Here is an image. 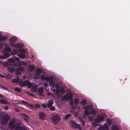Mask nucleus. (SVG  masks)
I'll list each match as a JSON object with an SVG mask.
<instances>
[{"label":"nucleus","instance_id":"f257e3e1","mask_svg":"<svg viewBox=\"0 0 130 130\" xmlns=\"http://www.w3.org/2000/svg\"><path fill=\"white\" fill-rule=\"evenodd\" d=\"M60 116L57 114L53 115L52 117V121L55 124L57 125L60 121Z\"/></svg>","mask_w":130,"mask_h":130},{"label":"nucleus","instance_id":"f03ea898","mask_svg":"<svg viewBox=\"0 0 130 130\" xmlns=\"http://www.w3.org/2000/svg\"><path fill=\"white\" fill-rule=\"evenodd\" d=\"M10 119V116L8 115H5L2 119L1 123L3 125L7 124Z\"/></svg>","mask_w":130,"mask_h":130},{"label":"nucleus","instance_id":"7ed1b4c3","mask_svg":"<svg viewBox=\"0 0 130 130\" xmlns=\"http://www.w3.org/2000/svg\"><path fill=\"white\" fill-rule=\"evenodd\" d=\"M73 94L70 92L69 94L67 93L65 95L61 97V100L63 101L67 100L69 101L70 99H72Z\"/></svg>","mask_w":130,"mask_h":130},{"label":"nucleus","instance_id":"20e7f679","mask_svg":"<svg viewBox=\"0 0 130 130\" xmlns=\"http://www.w3.org/2000/svg\"><path fill=\"white\" fill-rule=\"evenodd\" d=\"M47 82L49 81V83L50 84V86L53 87L54 88L55 85V82H53V78L52 76H50L48 77H46L45 80Z\"/></svg>","mask_w":130,"mask_h":130},{"label":"nucleus","instance_id":"39448f33","mask_svg":"<svg viewBox=\"0 0 130 130\" xmlns=\"http://www.w3.org/2000/svg\"><path fill=\"white\" fill-rule=\"evenodd\" d=\"M21 103H20L19 104H23L27 107H29L32 109L35 110L34 105V104H30L28 102L23 100L21 101Z\"/></svg>","mask_w":130,"mask_h":130},{"label":"nucleus","instance_id":"423d86ee","mask_svg":"<svg viewBox=\"0 0 130 130\" xmlns=\"http://www.w3.org/2000/svg\"><path fill=\"white\" fill-rule=\"evenodd\" d=\"M20 124L19 122H17L16 123V126H14V129H15L18 130H26V127L24 126H20Z\"/></svg>","mask_w":130,"mask_h":130},{"label":"nucleus","instance_id":"0eeeda50","mask_svg":"<svg viewBox=\"0 0 130 130\" xmlns=\"http://www.w3.org/2000/svg\"><path fill=\"white\" fill-rule=\"evenodd\" d=\"M104 117L103 116L100 115H98L97 116L96 118L94 120L95 122L96 123H100L101 121L103 120Z\"/></svg>","mask_w":130,"mask_h":130},{"label":"nucleus","instance_id":"6e6552de","mask_svg":"<svg viewBox=\"0 0 130 130\" xmlns=\"http://www.w3.org/2000/svg\"><path fill=\"white\" fill-rule=\"evenodd\" d=\"M17 37H12L10 39V45L11 46L13 47L15 45V44L14 43L17 41Z\"/></svg>","mask_w":130,"mask_h":130},{"label":"nucleus","instance_id":"1a4fd4ad","mask_svg":"<svg viewBox=\"0 0 130 130\" xmlns=\"http://www.w3.org/2000/svg\"><path fill=\"white\" fill-rule=\"evenodd\" d=\"M39 116L41 119L43 120L45 119L46 115L44 112L41 111L39 112Z\"/></svg>","mask_w":130,"mask_h":130},{"label":"nucleus","instance_id":"9d476101","mask_svg":"<svg viewBox=\"0 0 130 130\" xmlns=\"http://www.w3.org/2000/svg\"><path fill=\"white\" fill-rule=\"evenodd\" d=\"M29 80H26L23 82H22V81L20 82V86L21 87L26 86L29 83Z\"/></svg>","mask_w":130,"mask_h":130},{"label":"nucleus","instance_id":"9b49d317","mask_svg":"<svg viewBox=\"0 0 130 130\" xmlns=\"http://www.w3.org/2000/svg\"><path fill=\"white\" fill-rule=\"evenodd\" d=\"M10 55V54H9L8 52L5 53L4 54L3 56H0V58L4 59L7 58L9 57Z\"/></svg>","mask_w":130,"mask_h":130},{"label":"nucleus","instance_id":"f8f14e48","mask_svg":"<svg viewBox=\"0 0 130 130\" xmlns=\"http://www.w3.org/2000/svg\"><path fill=\"white\" fill-rule=\"evenodd\" d=\"M15 122L13 120H10L8 123L9 126L14 128V126H16V124H15Z\"/></svg>","mask_w":130,"mask_h":130},{"label":"nucleus","instance_id":"ddd939ff","mask_svg":"<svg viewBox=\"0 0 130 130\" xmlns=\"http://www.w3.org/2000/svg\"><path fill=\"white\" fill-rule=\"evenodd\" d=\"M22 81V80L21 79H20L18 77L17 78H14L12 80V82L13 83H15L18 82L19 84L20 82Z\"/></svg>","mask_w":130,"mask_h":130},{"label":"nucleus","instance_id":"4468645a","mask_svg":"<svg viewBox=\"0 0 130 130\" xmlns=\"http://www.w3.org/2000/svg\"><path fill=\"white\" fill-rule=\"evenodd\" d=\"M53 103L54 101L53 100H49L48 101V103L47 104V107L48 108H50L52 106Z\"/></svg>","mask_w":130,"mask_h":130},{"label":"nucleus","instance_id":"2eb2a0df","mask_svg":"<svg viewBox=\"0 0 130 130\" xmlns=\"http://www.w3.org/2000/svg\"><path fill=\"white\" fill-rule=\"evenodd\" d=\"M43 91V88L42 87H40L38 89V92L39 93V95L40 96H42Z\"/></svg>","mask_w":130,"mask_h":130},{"label":"nucleus","instance_id":"dca6fc26","mask_svg":"<svg viewBox=\"0 0 130 130\" xmlns=\"http://www.w3.org/2000/svg\"><path fill=\"white\" fill-rule=\"evenodd\" d=\"M24 44L22 43H17V44H15V45L13 47H14L15 48H21L23 47Z\"/></svg>","mask_w":130,"mask_h":130},{"label":"nucleus","instance_id":"f3484780","mask_svg":"<svg viewBox=\"0 0 130 130\" xmlns=\"http://www.w3.org/2000/svg\"><path fill=\"white\" fill-rule=\"evenodd\" d=\"M108 128V126L105 123L103 126L100 127L99 128L100 130H107V128Z\"/></svg>","mask_w":130,"mask_h":130},{"label":"nucleus","instance_id":"a211bd4d","mask_svg":"<svg viewBox=\"0 0 130 130\" xmlns=\"http://www.w3.org/2000/svg\"><path fill=\"white\" fill-rule=\"evenodd\" d=\"M71 123L72 127L74 128H76L77 124L75 122L74 120H72L71 121Z\"/></svg>","mask_w":130,"mask_h":130},{"label":"nucleus","instance_id":"6ab92c4d","mask_svg":"<svg viewBox=\"0 0 130 130\" xmlns=\"http://www.w3.org/2000/svg\"><path fill=\"white\" fill-rule=\"evenodd\" d=\"M7 70L9 72L12 73L14 71H15V68L14 69L12 67H9L7 68Z\"/></svg>","mask_w":130,"mask_h":130},{"label":"nucleus","instance_id":"aec40b11","mask_svg":"<svg viewBox=\"0 0 130 130\" xmlns=\"http://www.w3.org/2000/svg\"><path fill=\"white\" fill-rule=\"evenodd\" d=\"M36 71L37 72L36 73V74L38 76H39L40 74L42 72V70L40 69L39 68H37L36 69Z\"/></svg>","mask_w":130,"mask_h":130},{"label":"nucleus","instance_id":"412c9836","mask_svg":"<svg viewBox=\"0 0 130 130\" xmlns=\"http://www.w3.org/2000/svg\"><path fill=\"white\" fill-rule=\"evenodd\" d=\"M23 116H24L23 118L26 121H28L29 119L28 116L27 115L24 114H22Z\"/></svg>","mask_w":130,"mask_h":130},{"label":"nucleus","instance_id":"4be33fe9","mask_svg":"<svg viewBox=\"0 0 130 130\" xmlns=\"http://www.w3.org/2000/svg\"><path fill=\"white\" fill-rule=\"evenodd\" d=\"M7 37L6 36H0V41H5L6 40Z\"/></svg>","mask_w":130,"mask_h":130},{"label":"nucleus","instance_id":"5701e85b","mask_svg":"<svg viewBox=\"0 0 130 130\" xmlns=\"http://www.w3.org/2000/svg\"><path fill=\"white\" fill-rule=\"evenodd\" d=\"M112 121L111 119L109 118H107L106 119V122L108 125H110Z\"/></svg>","mask_w":130,"mask_h":130},{"label":"nucleus","instance_id":"b1692460","mask_svg":"<svg viewBox=\"0 0 130 130\" xmlns=\"http://www.w3.org/2000/svg\"><path fill=\"white\" fill-rule=\"evenodd\" d=\"M87 103V100L86 99H84L82 100L80 103V104L82 105H83L86 104Z\"/></svg>","mask_w":130,"mask_h":130},{"label":"nucleus","instance_id":"393cba45","mask_svg":"<svg viewBox=\"0 0 130 130\" xmlns=\"http://www.w3.org/2000/svg\"><path fill=\"white\" fill-rule=\"evenodd\" d=\"M37 87L36 85H34L33 86L31 90L32 91L34 92H36V91L37 89Z\"/></svg>","mask_w":130,"mask_h":130},{"label":"nucleus","instance_id":"a878e982","mask_svg":"<svg viewBox=\"0 0 130 130\" xmlns=\"http://www.w3.org/2000/svg\"><path fill=\"white\" fill-rule=\"evenodd\" d=\"M92 108V106L91 105H88L84 107L83 108L85 109H89Z\"/></svg>","mask_w":130,"mask_h":130},{"label":"nucleus","instance_id":"bb28decb","mask_svg":"<svg viewBox=\"0 0 130 130\" xmlns=\"http://www.w3.org/2000/svg\"><path fill=\"white\" fill-rule=\"evenodd\" d=\"M29 71L32 72L34 69V67L32 65H30L29 66Z\"/></svg>","mask_w":130,"mask_h":130},{"label":"nucleus","instance_id":"cd10ccee","mask_svg":"<svg viewBox=\"0 0 130 130\" xmlns=\"http://www.w3.org/2000/svg\"><path fill=\"white\" fill-rule=\"evenodd\" d=\"M16 71H23L24 69L23 67H20L19 68H15Z\"/></svg>","mask_w":130,"mask_h":130},{"label":"nucleus","instance_id":"c85d7f7f","mask_svg":"<svg viewBox=\"0 0 130 130\" xmlns=\"http://www.w3.org/2000/svg\"><path fill=\"white\" fill-rule=\"evenodd\" d=\"M112 130H119L118 127L115 125H113L112 126Z\"/></svg>","mask_w":130,"mask_h":130},{"label":"nucleus","instance_id":"c756f323","mask_svg":"<svg viewBox=\"0 0 130 130\" xmlns=\"http://www.w3.org/2000/svg\"><path fill=\"white\" fill-rule=\"evenodd\" d=\"M18 56L20 58L23 59H24L25 58V55L22 54H18Z\"/></svg>","mask_w":130,"mask_h":130},{"label":"nucleus","instance_id":"7c9ffc66","mask_svg":"<svg viewBox=\"0 0 130 130\" xmlns=\"http://www.w3.org/2000/svg\"><path fill=\"white\" fill-rule=\"evenodd\" d=\"M79 102V100L77 98H75L74 100V104L76 105L78 104Z\"/></svg>","mask_w":130,"mask_h":130},{"label":"nucleus","instance_id":"2f4dec72","mask_svg":"<svg viewBox=\"0 0 130 130\" xmlns=\"http://www.w3.org/2000/svg\"><path fill=\"white\" fill-rule=\"evenodd\" d=\"M71 116V115L70 114L68 113L67 114L66 116L64 117V118L65 120H67L68 118Z\"/></svg>","mask_w":130,"mask_h":130},{"label":"nucleus","instance_id":"473e14b6","mask_svg":"<svg viewBox=\"0 0 130 130\" xmlns=\"http://www.w3.org/2000/svg\"><path fill=\"white\" fill-rule=\"evenodd\" d=\"M0 102L1 104H5L7 103L6 101L4 99L0 100Z\"/></svg>","mask_w":130,"mask_h":130},{"label":"nucleus","instance_id":"72a5a7b5","mask_svg":"<svg viewBox=\"0 0 130 130\" xmlns=\"http://www.w3.org/2000/svg\"><path fill=\"white\" fill-rule=\"evenodd\" d=\"M91 113L93 115H95L96 113V112L94 109H92L91 111Z\"/></svg>","mask_w":130,"mask_h":130},{"label":"nucleus","instance_id":"f704fd0d","mask_svg":"<svg viewBox=\"0 0 130 130\" xmlns=\"http://www.w3.org/2000/svg\"><path fill=\"white\" fill-rule=\"evenodd\" d=\"M14 90L15 91H17L18 92H21L22 90L21 89L17 88H14Z\"/></svg>","mask_w":130,"mask_h":130},{"label":"nucleus","instance_id":"c9c22d12","mask_svg":"<svg viewBox=\"0 0 130 130\" xmlns=\"http://www.w3.org/2000/svg\"><path fill=\"white\" fill-rule=\"evenodd\" d=\"M8 61L9 62H12V63H14L15 62V60L12 58H9L8 59Z\"/></svg>","mask_w":130,"mask_h":130},{"label":"nucleus","instance_id":"e433bc0d","mask_svg":"<svg viewBox=\"0 0 130 130\" xmlns=\"http://www.w3.org/2000/svg\"><path fill=\"white\" fill-rule=\"evenodd\" d=\"M40 107V105L38 104H36L34 105V109L35 110L37 108H39Z\"/></svg>","mask_w":130,"mask_h":130},{"label":"nucleus","instance_id":"4c0bfd02","mask_svg":"<svg viewBox=\"0 0 130 130\" xmlns=\"http://www.w3.org/2000/svg\"><path fill=\"white\" fill-rule=\"evenodd\" d=\"M2 89L5 90H7L8 88H6L5 86L3 85H0Z\"/></svg>","mask_w":130,"mask_h":130},{"label":"nucleus","instance_id":"58836bf2","mask_svg":"<svg viewBox=\"0 0 130 130\" xmlns=\"http://www.w3.org/2000/svg\"><path fill=\"white\" fill-rule=\"evenodd\" d=\"M84 114L86 115H88L90 114V113L87 109H85V110L84 111Z\"/></svg>","mask_w":130,"mask_h":130},{"label":"nucleus","instance_id":"ea45409f","mask_svg":"<svg viewBox=\"0 0 130 130\" xmlns=\"http://www.w3.org/2000/svg\"><path fill=\"white\" fill-rule=\"evenodd\" d=\"M27 85H28L27 87L28 88H30L32 87V84L29 81V83Z\"/></svg>","mask_w":130,"mask_h":130},{"label":"nucleus","instance_id":"a19ab883","mask_svg":"<svg viewBox=\"0 0 130 130\" xmlns=\"http://www.w3.org/2000/svg\"><path fill=\"white\" fill-rule=\"evenodd\" d=\"M18 53V52L17 50L14 49L13 50V52L11 53L12 54L14 55Z\"/></svg>","mask_w":130,"mask_h":130},{"label":"nucleus","instance_id":"79ce46f5","mask_svg":"<svg viewBox=\"0 0 130 130\" xmlns=\"http://www.w3.org/2000/svg\"><path fill=\"white\" fill-rule=\"evenodd\" d=\"M5 50L6 52H8L11 51V50L10 48L9 47H7L5 48Z\"/></svg>","mask_w":130,"mask_h":130},{"label":"nucleus","instance_id":"37998d69","mask_svg":"<svg viewBox=\"0 0 130 130\" xmlns=\"http://www.w3.org/2000/svg\"><path fill=\"white\" fill-rule=\"evenodd\" d=\"M45 76L43 74L41 75V78L42 80H45Z\"/></svg>","mask_w":130,"mask_h":130},{"label":"nucleus","instance_id":"c03bdc74","mask_svg":"<svg viewBox=\"0 0 130 130\" xmlns=\"http://www.w3.org/2000/svg\"><path fill=\"white\" fill-rule=\"evenodd\" d=\"M78 128L79 130H81L82 129L81 127L80 124H77L76 126V128Z\"/></svg>","mask_w":130,"mask_h":130},{"label":"nucleus","instance_id":"a18cd8bd","mask_svg":"<svg viewBox=\"0 0 130 130\" xmlns=\"http://www.w3.org/2000/svg\"><path fill=\"white\" fill-rule=\"evenodd\" d=\"M50 110L51 111H54L55 110V108L54 106H52L50 108Z\"/></svg>","mask_w":130,"mask_h":130},{"label":"nucleus","instance_id":"49530a36","mask_svg":"<svg viewBox=\"0 0 130 130\" xmlns=\"http://www.w3.org/2000/svg\"><path fill=\"white\" fill-rule=\"evenodd\" d=\"M44 86L45 88V90H46V88L48 86V84L46 83H45L44 84Z\"/></svg>","mask_w":130,"mask_h":130},{"label":"nucleus","instance_id":"de8ad7c7","mask_svg":"<svg viewBox=\"0 0 130 130\" xmlns=\"http://www.w3.org/2000/svg\"><path fill=\"white\" fill-rule=\"evenodd\" d=\"M88 118L89 120L90 121H92L94 120V118L92 116H89Z\"/></svg>","mask_w":130,"mask_h":130},{"label":"nucleus","instance_id":"09e8293b","mask_svg":"<svg viewBox=\"0 0 130 130\" xmlns=\"http://www.w3.org/2000/svg\"><path fill=\"white\" fill-rule=\"evenodd\" d=\"M21 63L22 64L25 66H26L27 65V63H26V62H25L23 61H21Z\"/></svg>","mask_w":130,"mask_h":130},{"label":"nucleus","instance_id":"8fccbe9b","mask_svg":"<svg viewBox=\"0 0 130 130\" xmlns=\"http://www.w3.org/2000/svg\"><path fill=\"white\" fill-rule=\"evenodd\" d=\"M70 104V105L72 106L73 105V99H71L70 101L69 102Z\"/></svg>","mask_w":130,"mask_h":130},{"label":"nucleus","instance_id":"3c124183","mask_svg":"<svg viewBox=\"0 0 130 130\" xmlns=\"http://www.w3.org/2000/svg\"><path fill=\"white\" fill-rule=\"evenodd\" d=\"M27 93L31 96H34V94L31 93H29L28 92H27Z\"/></svg>","mask_w":130,"mask_h":130},{"label":"nucleus","instance_id":"603ef678","mask_svg":"<svg viewBox=\"0 0 130 130\" xmlns=\"http://www.w3.org/2000/svg\"><path fill=\"white\" fill-rule=\"evenodd\" d=\"M14 59H15V60H17L18 61H20V60H19V58L17 57L14 56Z\"/></svg>","mask_w":130,"mask_h":130},{"label":"nucleus","instance_id":"864d4df0","mask_svg":"<svg viewBox=\"0 0 130 130\" xmlns=\"http://www.w3.org/2000/svg\"><path fill=\"white\" fill-rule=\"evenodd\" d=\"M42 106L45 108H46V106L45 104H42Z\"/></svg>","mask_w":130,"mask_h":130},{"label":"nucleus","instance_id":"5fc2aeb1","mask_svg":"<svg viewBox=\"0 0 130 130\" xmlns=\"http://www.w3.org/2000/svg\"><path fill=\"white\" fill-rule=\"evenodd\" d=\"M16 71V74L18 75H19L21 74V72L20 71Z\"/></svg>","mask_w":130,"mask_h":130},{"label":"nucleus","instance_id":"6e6d98bb","mask_svg":"<svg viewBox=\"0 0 130 130\" xmlns=\"http://www.w3.org/2000/svg\"><path fill=\"white\" fill-rule=\"evenodd\" d=\"M92 125L94 127H95L96 126H98V125H96V124L94 122L92 123Z\"/></svg>","mask_w":130,"mask_h":130},{"label":"nucleus","instance_id":"4d7b16f0","mask_svg":"<svg viewBox=\"0 0 130 130\" xmlns=\"http://www.w3.org/2000/svg\"><path fill=\"white\" fill-rule=\"evenodd\" d=\"M21 63L19 62L17 63V67H20L21 66Z\"/></svg>","mask_w":130,"mask_h":130},{"label":"nucleus","instance_id":"13d9d810","mask_svg":"<svg viewBox=\"0 0 130 130\" xmlns=\"http://www.w3.org/2000/svg\"><path fill=\"white\" fill-rule=\"evenodd\" d=\"M3 43L1 42L0 41V49L3 46Z\"/></svg>","mask_w":130,"mask_h":130},{"label":"nucleus","instance_id":"bf43d9fd","mask_svg":"<svg viewBox=\"0 0 130 130\" xmlns=\"http://www.w3.org/2000/svg\"><path fill=\"white\" fill-rule=\"evenodd\" d=\"M20 51L21 52H25V50L23 49H20Z\"/></svg>","mask_w":130,"mask_h":130},{"label":"nucleus","instance_id":"052dcab7","mask_svg":"<svg viewBox=\"0 0 130 130\" xmlns=\"http://www.w3.org/2000/svg\"><path fill=\"white\" fill-rule=\"evenodd\" d=\"M78 119L80 120L81 122H83V121H84L83 119H82L81 117H79Z\"/></svg>","mask_w":130,"mask_h":130},{"label":"nucleus","instance_id":"680f3d73","mask_svg":"<svg viewBox=\"0 0 130 130\" xmlns=\"http://www.w3.org/2000/svg\"><path fill=\"white\" fill-rule=\"evenodd\" d=\"M59 85L57 84L55 85V87L56 89L58 88L59 87Z\"/></svg>","mask_w":130,"mask_h":130},{"label":"nucleus","instance_id":"e2e57ef3","mask_svg":"<svg viewBox=\"0 0 130 130\" xmlns=\"http://www.w3.org/2000/svg\"><path fill=\"white\" fill-rule=\"evenodd\" d=\"M0 77L3 78H6V77L5 76L3 75L2 74H0Z\"/></svg>","mask_w":130,"mask_h":130},{"label":"nucleus","instance_id":"0e129e2a","mask_svg":"<svg viewBox=\"0 0 130 130\" xmlns=\"http://www.w3.org/2000/svg\"><path fill=\"white\" fill-rule=\"evenodd\" d=\"M81 124L82 126H84L85 124V122L84 121H83V122H81Z\"/></svg>","mask_w":130,"mask_h":130},{"label":"nucleus","instance_id":"69168bd1","mask_svg":"<svg viewBox=\"0 0 130 130\" xmlns=\"http://www.w3.org/2000/svg\"><path fill=\"white\" fill-rule=\"evenodd\" d=\"M4 109L5 110H7L8 109V108L7 106H6L4 107Z\"/></svg>","mask_w":130,"mask_h":130},{"label":"nucleus","instance_id":"338daca9","mask_svg":"<svg viewBox=\"0 0 130 130\" xmlns=\"http://www.w3.org/2000/svg\"><path fill=\"white\" fill-rule=\"evenodd\" d=\"M65 92V90H64V89H62V90H61V93H64Z\"/></svg>","mask_w":130,"mask_h":130},{"label":"nucleus","instance_id":"774afa93","mask_svg":"<svg viewBox=\"0 0 130 130\" xmlns=\"http://www.w3.org/2000/svg\"><path fill=\"white\" fill-rule=\"evenodd\" d=\"M13 66L15 67H17V63H13Z\"/></svg>","mask_w":130,"mask_h":130}]
</instances>
